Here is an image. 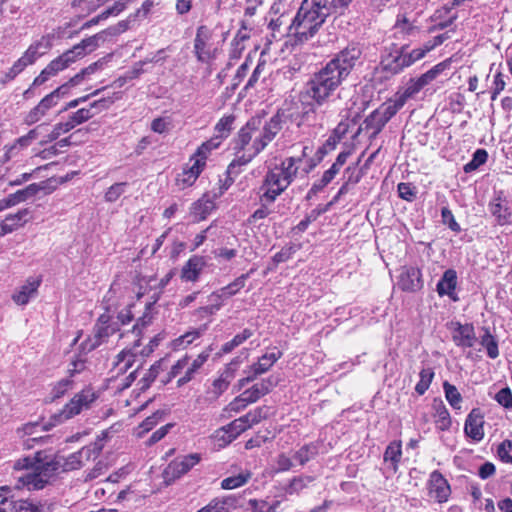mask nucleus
Instances as JSON below:
<instances>
[{
	"label": "nucleus",
	"instance_id": "1",
	"mask_svg": "<svg viewBox=\"0 0 512 512\" xmlns=\"http://www.w3.org/2000/svg\"><path fill=\"white\" fill-rule=\"evenodd\" d=\"M362 50L358 45H348L338 52L307 81L304 90L299 94L301 105L297 126H322L326 111H319L328 105L335 91L349 76L359 63Z\"/></svg>",
	"mask_w": 512,
	"mask_h": 512
},
{
	"label": "nucleus",
	"instance_id": "2",
	"mask_svg": "<svg viewBox=\"0 0 512 512\" xmlns=\"http://www.w3.org/2000/svg\"><path fill=\"white\" fill-rule=\"evenodd\" d=\"M83 465L78 452L64 458L38 451L33 457H24L15 462L16 470H25L26 472L17 477L14 487L18 490H41L50 484L61 471L79 469Z\"/></svg>",
	"mask_w": 512,
	"mask_h": 512
},
{
	"label": "nucleus",
	"instance_id": "3",
	"mask_svg": "<svg viewBox=\"0 0 512 512\" xmlns=\"http://www.w3.org/2000/svg\"><path fill=\"white\" fill-rule=\"evenodd\" d=\"M311 151L309 145L301 144L300 154L286 157L269 169L261 186V201L274 202L295 179L306 178L318 165V161L310 156Z\"/></svg>",
	"mask_w": 512,
	"mask_h": 512
},
{
	"label": "nucleus",
	"instance_id": "4",
	"mask_svg": "<svg viewBox=\"0 0 512 512\" xmlns=\"http://www.w3.org/2000/svg\"><path fill=\"white\" fill-rule=\"evenodd\" d=\"M333 13H340L333 0H304L288 26V33L299 42L312 38Z\"/></svg>",
	"mask_w": 512,
	"mask_h": 512
},
{
	"label": "nucleus",
	"instance_id": "5",
	"mask_svg": "<svg viewBox=\"0 0 512 512\" xmlns=\"http://www.w3.org/2000/svg\"><path fill=\"white\" fill-rule=\"evenodd\" d=\"M122 97L121 92L114 93L112 97L101 98L90 103L87 108H80L71 113L67 120L56 123L52 130L43 136L40 140V145H47L57 140L61 135L66 134L73 130L75 127L87 122L93 118L97 113L102 110L108 109L115 100Z\"/></svg>",
	"mask_w": 512,
	"mask_h": 512
},
{
	"label": "nucleus",
	"instance_id": "6",
	"mask_svg": "<svg viewBox=\"0 0 512 512\" xmlns=\"http://www.w3.org/2000/svg\"><path fill=\"white\" fill-rule=\"evenodd\" d=\"M164 339V335L159 333L155 335L147 346H145L142 350H139L140 347V337L133 340V346L129 349L122 350L117 356L114 363V369L116 370L117 375L121 373H126L130 368L133 367L135 363L137 364V368L133 370L127 379L128 383L124 385V387H128L131 382H133L136 378L135 374L137 369L142 365L143 359L148 357L156 347L160 344V342Z\"/></svg>",
	"mask_w": 512,
	"mask_h": 512
},
{
	"label": "nucleus",
	"instance_id": "7",
	"mask_svg": "<svg viewBox=\"0 0 512 512\" xmlns=\"http://www.w3.org/2000/svg\"><path fill=\"white\" fill-rule=\"evenodd\" d=\"M269 143L270 140L262 133L261 119L251 118L237 133L234 149L245 150L248 147L253 154L258 155Z\"/></svg>",
	"mask_w": 512,
	"mask_h": 512
},
{
	"label": "nucleus",
	"instance_id": "8",
	"mask_svg": "<svg viewBox=\"0 0 512 512\" xmlns=\"http://www.w3.org/2000/svg\"><path fill=\"white\" fill-rule=\"evenodd\" d=\"M194 54L201 63H209L217 57L218 47L214 42V31L206 25H201L196 30Z\"/></svg>",
	"mask_w": 512,
	"mask_h": 512
},
{
	"label": "nucleus",
	"instance_id": "9",
	"mask_svg": "<svg viewBox=\"0 0 512 512\" xmlns=\"http://www.w3.org/2000/svg\"><path fill=\"white\" fill-rule=\"evenodd\" d=\"M397 112L394 105L387 100L365 118L363 129L370 132V138H375Z\"/></svg>",
	"mask_w": 512,
	"mask_h": 512
},
{
	"label": "nucleus",
	"instance_id": "10",
	"mask_svg": "<svg viewBox=\"0 0 512 512\" xmlns=\"http://www.w3.org/2000/svg\"><path fill=\"white\" fill-rule=\"evenodd\" d=\"M96 394L85 389L74 395V397L55 415L59 422H63L79 415L82 411L90 408L91 404L96 400Z\"/></svg>",
	"mask_w": 512,
	"mask_h": 512
},
{
	"label": "nucleus",
	"instance_id": "11",
	"mask_svg": "<svg viewBox=\"0 0 512 512\" xmlns=\"http://www.w3.org/2000/svg\"><path fill=\"white\" fill-rule=\"evenodd\" d=\"M46 127L47 125L45 123L39 124L35 128L31 129L27 134L16 139L13 144L6 146L3 161H9L18 157L34 140L44 136L43 131L46 130Z\"/></svg>",
	"mask_w": 512,
	"mask_h": 512
},
{
	"label": "nucleus",
	"instance_id": "12",
	"mask_svg": "<svg viewBox=\"0 0 512 512\" xmlns=\"http://www.w3.org/2000/svg\"><path fill=\"white\" fill-rule=\"evenodd\" d=\"M104 316L99 318V323L96 326L95 335L93 343L90 345L89 349H95L100 346L102 343L107 342L110 337L114 335L118 336V339L123 338L125 336H129L127 332L121 331V328L118 325V322L104 321Z\"/></svg>",
	"mask_w": 512,
	"mask_h": 512
},
{
	"label": "nucleus",
	"instance_id": "13",
	"mask_svg": "<svg viewBox=\"0 0 512 512\" xmlns=\"http://www.w3.org/2000/svg\"><path fill=\"white\" fill-rule=\"evenodd\" d=\"M240 363L241 360L239 357L231 360V362L226 365L224 371L219 375V377L212 382L209 393L212 394L214 399H217L228 389Z\"/></svg>",
	"mask_w": 512,
	"mask_h": 512
},
{
	"label": "nucleus",
	"instance_id": "14",
	"mask_svg": "<svg viewBox=\"0 0 512 512\" xmlns=\"http://www.w3.org/2000/svg\"><path fill=\"white\" fill-rule=\"evenodd\" d=\"M44 189V185L32 183L23 189H19L0 200V211L14 207L20 203L32 199L39 191Z\"/></svg>",
	"mask_w": 512,
	"mask_h": 512
},
{
	"label": "nucleus",
	"instance_id": "15",
	"mask_svg": "<svg viewBox=\"0 0 512 512\" xmlns=\"http://www.w3.org/2000/svg\"><path fill=\"white\" fill-rule=\"evenodd\" d=\"M200 460L201 455L198 453L178 457L169 463L165 473L167 476H171L172 478H179L189 472L195 465L200 462Z\"/></svg>",
	"mask_w": 512,
	"mask_h": 512
},
{
	"label": "nucleus",
	"instance_id": "16",
	"mask_svg": "<svg viewBox=\"0 0 512 512\" xmlns=\"http://www.w3.org/2000/svg\"><path fill=\"white\" fill-rule=\"evenodd\" d=\"M428 490L438 503L447 502L451 494L448 481L437 470L430 474L428 480Z\"/></svg>",
	"mask_w": 512,
	"mask_h": 512
},
{
	"label": "nucleus",
	"instance_id": "17",
	"mask_svg": "<svg viewBox=\"0 0 512 512\" xmlns=\"http://www.w3.org/2000/svg\"><path fill=\"white\" fill-rule=\"evenodd\" d=\"M398 286L406 292H416L423 287L421 271L417 267L405 266L399 275Z\"/></svg>",
	"mask_w": 512,
	"mask_h": 512
},
{
	"label": "nucleus",
	"instance_id": "18",
	"mask_svg": "<svg viewBox=\"0 0 512 512\" xmlns=\"http://www.w3.org/2000/svg\"><path fill=\"white\" fill-rule=\"evenodd\" d=\"M464 432L475 442H480L484 438V417L479 409H472L468 414Z\"/></svg>",
	"mask_w": 512,
	"mask_h": 512
},
{
	"label": "nucleus",
	"instance_id": "19",
	"mask_svg": "<svg viewBox=\"0 0 512 512\" xmlns=\"http://www.w3.org/2000/svg\"><path fill=\"white\" fill-rule=\"evenodd\" d=\"M277 382L274 377H267L260 382L255 383L252 387L244 390L242 394L250 404L257 402L261 397L267 395L275 386Z\"/></svg>",
	"mask_w": 512,
	"mask_h": 512
},
{
	"label": "nucleus",
	"instance_id": "20",
	"mask_svg": "<svg viewBox=\"0 0 512 512\" xmlns=\"http://www.w3.org/2000/svg\"><path fill=\"white\" fill-rule=\"evenodd\" d=\"M40 284L41 279L28 278L26 282L13 293L12 300L17 305L24 306L28 304L30 299L36 296Z\"/></svg>",
	"mask_w": 512,
	"mask_h": 512
},
{
	"label": "nucleus",
	"instance_id": "21",
	"mask_svg": "<svg viewBox=\"0 0 512 512\" xmlns=\"http://www.w3.org/2000/svg\"><path fill=\"white\" fill-rule=\"evenodd\" d=\"M452 339L456 346L470 348L476 341L475 330L472 324L457 323Z\"/></svg>",
	"mask_w": 512,
	"mask_h": 512
},
{
	"label": "nucleus",
	"instance_id": "22",
	"mask_svg": "<svg viewBox=\"0 0 512 512\" xmlns=\"http://www.w3.org/2000/svg\"><path fill=\"white\" fill-rule=\"evenodd\" d=\"M237 502L238 498L235 495L216 497L197 512H230L236 509Z\"/></svg>",
	"mask_w": 512,
	"mask_h": 512
},
{
	"label": "nucleus",
	"instance_id": "23",
	"mask_svg": "<svg viewBox=\"0 0 512 512\" xmlns=\"http://www.w3.org/2000/svg\"><path fill=\"white\" fill-rule=\"evenodd\" d=\"M289 116L290 115L286 110L280 109L261 127L262 133L265 134L266 138H268L270 142L282 130L283 124L286 122Z\"/></svg>",
	"mask_w": 512,
	"mask_h": 512
},
{
	"label": "nucleus",
	"instance_id": "24",
	"mask_svg": "<svg viewBox=\"0 0 512 512\" xmlns=\"http://www.w3.org/2000/svg\"><path fill=\"white\" fill-rule=\"evenodd\" d=\"M210 356V350L203 351L196 358H191L188 356V364L187 370L184 372L183 376H181L177 380V386L181 387L186 383L190 382L198 370L203 366V364L208 360Z\"/></svg>",
	"mask_w": 512,
	"mask_h": 512
},
{
	"label": "nucleus",
	"instance_id": "25",
	"mask_svg": "<svg viewBox=\"0 0 512 512\" xmlns=\"http://www.w3.org/2000/svg\"><path fill=\"white\" fill-rule=\"evenodd\" d=\"M205 265L206 262L202 256H192L181 270L182 280L189 282L197 281Z\"/></svg>",
	"mask_w": 512,
	"mask_h": 512
},
{
	"label": "nucleus",
	"instance_id": "26",
	"mask_svg": "<svg viewBox=\"0 0 512 512\" xmlns=\"http://www.w3.org/2000/svg\"><path fill=\"white\" fill-rule=\"evenodd\" d=\"M30 211L27 208L20 209L16 213L8 214L1 222L0 225L5 234L14 232L21 228L28 222Z\"/></svg>",
	"mask_w": 512,
	"mask_h": 512
},
{
	"label": "nucleus",
	"instance_id": "27",
	"mask_svg": "<svg viewBox=\"0 0 512 512\" xmlns=\"http://www.w3.org/2000/svg\"><path fill=\"white\" fill-rule=\"evenodd\" d=\"M231 475L221 481V488L224 490H233L246 485L252 478V472L249 469H235L230 471Z\"/></svg>",
	"mask_w": 512,
	"mask_h": 512
},
{
	"label": "nucleus",
	"instance_id": "28",
	"mask_svg": "<svg viewBox=\"0 0 512 512\" xmlns=\"http://www.w3.org/2000/svg\"><path fill=\"white\" fill-rule=\"evenodd\" d=\"M489 210L496 218L499 225H505L509 222L511 212L509 207L506 205V199L503 197L502 192L495 196L490 202Z\"/></svg>",
	"mask_w": 512,
	"mask_h": 512
},
{
	"label": "nucleus",
	"instance_id": "29",
	"mask_svg": "<svg viewBox=\"0 0 512 512\" xmlns=\"http://www.w3.org/2000/svg\"><path fill=\"white\" fill-rule=\"evenodd\" d=\"M421 87L418 84L416 79H411L403 91H398L393 98H390L389 101L394 105V107L399 111L406 102L413 98L416 94L421 91Z\"/></svg>",
	"mask_w": 512,
	"mask_h": 512
},
{
	"label": "nucleus",
	"instance_id": "30",
	"mask_svg": "<svg viewBox=\"0 0 512 512\" xmlns=\"http://www.w3.org/2000/svg\"><path fill=\"white\" fill-rule=\"evenodd\" d=\"M50 48L51 43L49 37L43 36L40 40L32 43L21 57L26 61V63L31 65Z\"/></svg>",
	"mask_w": 512,
	"mask_h": 512
},
{
	"label": "nucleus",
	"instance_id": "31",
	"mask_svg": "<svg viewBox=\"0 0 512 512\" xmlns=\"http://www.w3.org/2000/svg\"><path fill=\"white\" fill-rule=\"evenodd\" d=\"M55 106L46 97L42 98L41 101L33 107L24 117V123L28 126L38 123L41 121L48 112Z\"/></svg>",
	"mask_w": 512,
	"mask_h": 512
},
{
	"label": "nucleus",
	"instance_id": "32",
	"mask_svg": "<svg viewBox=\"0 0 512 512\" xmlns=\"http://www.w3.org/2000/svg\"><path fill=\"white\" fill-rule=\"evenodd\" d=\"M220 145V137H212L208 141L202 143L200 147H198L190 161H193L195 164H199L200 167L204 169L208 155L212 150L217 149Z\"/></svg>",
	"mask_w": 512,
	"mask_h": 512
},
{
	"label": "nucleus",
	"instance_id": "33",
	"mask_svg": "<svg viewBox=\"0 0 512 512\" xmlns=\"http://www.w3.org/2000/svg\"><path fill=\"white\" fill-rule=\"evenodd\" d=\"M78 59L72 53L71 49L65 51L60 56L52 60L47 66V70L50 72L52 77L56 76L59 72L68 68L72 63L76 62Z\"/></svg>",
	"mask_w": 512,
	"mask_h": 512
},
{
	"label": "nucleus",
	"instance_id": "34",
	"mask_svg": "<svg viewBox=\"0 0 512 512\" xmlns=\"http://www.w3.org/2000/svg\"><path fill=\"white\" fill-rule=\"evenodd\" d=\"M435 48V42H427L421 48L413 49L411 52L406 54H401L397 61L399 65L403 67H408L412 65L414 62L422 59L429 51Z\"/></svg>",
	"mask_w": 512,
	"mask_h": 512
},
{
	"label": "nucleus",
	"instance_id": "35",
	"mask_svg": "<svg viewBox=\"0 0 512 512\" xmlns=\"http://www.w3.org/2000/svg\"><path fill=\"white\" fill-rule=\"evenodd\" d=\"M457 285V274L453 269H448L444 272L442 278L437 283V292L440 296H451Z\"/></svg>",
	"mask_w": 512,
	"mask_h": 512
},
{
	"label": "nucleus",
	"instance_id": "36",
	"mask_svg": "<svg viewBox=\"0 0 512 512\" xmlns=\"http://www.w3.org/2000/svg\"><path fill=\"white\" fill-rule=\"evenodd\" d=\"M154 304L148 303L146 304L145 311L143 315L137 320V322L133 325L130 331H127V334L130 336H134L135 339L141 337L143 329L150 325L154 319Z\"/></svg>",
	"mask_w": 512,
	"mask_h": 512
},
{
	"label": "nucleus",
	"instance_id": "37",
	"mask_svg": "<svg viewBox=\"0 0 512 512\" xmlns=\"http://www.w3.org/2000/svg\"><path fill=\"white\" fill-rule=\"evenodd\" d=\"M214 208V202L205 195L192 205L191 215L195 221H202L206 219Z\"/></svg>",
	"mask_w": 512,
	"mask_h": 512
},
{
	"label": "nucleus",
	"instance_id": "38",
	"mask_svg": "<svg viewBox=\"0 0 512 512\" xmlns=\"http://www.w3.org/2000/svg\"><path fill=\"white\" fill-rule=\"evenodd\" d=\"M202 170L203 168H201L199 164L193 163L188 169H184L183 172L177 176V185L181 189L192 186Z\"/></svg>",
	"mask_w": 512,
	"mask_h": 512
},
{
	"label": "nucleus",
	"instance_id": "39",
	"mask_svg": "<svg viewBox=\"0 0 512 512\" xmlns=\"http://www.w3.org/2000/svg\"><path fill=\"white\" fill-rule=\"evenodd\" d=\"M339 171L340 168L332 164L331 167L323 173L321 179L313 183L312 187L308 191L307 197L311 198L313 195H316L322 191L323 188L326 187L335 178Z\"/></svg>",
	"mask_w": 512,
	"mask_h": 512
},
{
	"label": "nucleus",
	"instance_id": "40",
	"mask_svg": "<svg viewBox=\"0 0 512 512\" xmlns=\"http://www.w3.org/2000/svg\"><path fill=\"white\" fill-rule=\"evenodd\" d=\"M283 353L279 350L263 354L256 363L252 364L256 373L264 374L282 357Z\"/></svg>",
	"mask_w": 512,
	"mask_h": 512
},
{
	"label": "nucleus",
	"instance_id": "41",
	"mask_svg": "<svg viewBox=\"0 0 512 512\" xmlns=\"http://www.w3.org/2000/svg\"><path fill=\"white\" fill-rule=\"evenodd\" d=\"M100 39V36L94 35L88 38L83 39L80 43L74 45L71 48L72 53L77 57V59H80L84 57L87 53L92 52L98 47V40Z\"/></svg>",
	"mask_w": 512,
	"mask_h": 512
},
{
	"label": "nucleus",
	"instance_id": "42",
	"mask_svg": "<svg viewBox=\"0 0 512 512\" xmlns=\"http://www.w3.org/2000/svg\"><path fill=\"white\" fill-rule=\"evenodd\" d=\"M402 456V443L401 441H393L391 442L385 452H384V461L390 462L394 471H397L398 464L401 460Z\"/></svg>",
	"mask_w": 512,
	"mask_h": 512
},
{
	"label": "nucleus",
	"instance_id": "43",
	"mask_svg": "<svg viewBox=\"0 0 512 512\" xmlns=\"http://www.w3.org/2000/svg\"><path fill=\"white\" fill-rule=\"evenodd\" d=\"M249 278V273H245L234 279L228 285L222 287L220 290V297H224L225 300L236 295L242 288L245 287L246 281Z\"/></svg>",
	"mask_w": 512,
	"mask_h": 512
},
{
	"label": "nucleus",
	"instance_id": "44",
	"mask_svg": "<svg viewBox=\"0 0 512 512\" xmlns=\"http://www.w3.org/2000/svg\"><path fill=\"white\" fill-rule=\"evenodd\" d=\"M395 28L399 33H402L407 36H413L419 31V28L415 24V21L410 20L405 13L399 14L397 16Z\"/></svg>",
	"mask_w": 512,
	"mask_h": 512
},
{
	"label": "nucleus",
	"instance_id": "45",
	"mask_svg": "<svg viewBox=\"0 0 512 512\" xmlns=\"http://www.w3.org/2000/svg\"><path fill=\"white\" fill-rule=\"evenodd\" d=\"M447 67L448 63L446 61L440 62L433 66L430 70L416 78L421 89H423L426 85L430 84L433 80H435L437 76L440 75Z\"/></svg>",
	"mask_w": 512,
	"mask_h": 512
},
{
	"label": "nucleus",
	"instance_id": "46",
	"mask_svg": "<svg viewBox=\"0 0 512 512\" xmlns=\"http://www.w3.org/2000/svg\"><path fill=\"white\" fill-rule=\"evenodd\" d=\"M314 481V478L311 476H297L290 480L289 484L285 488V492L288 495L299 494L303 489H305L310 483Z\"/></svg>",
	"mask_w": 512,
	"mask_h": 512
},
{
	"label": "nucleus",
	"instance_id": "47",
	"mask_svg": "<svg viewBox=\"0 0 512 512\" xmlns=\"http://www.w3.org/2000/svg\"><path fill=\"white\" fill-rule=\"evenodd\" d=\"M484 334L481 336L480 343L486 349L487 355L491 359L499 356L498 342L495 337L490 333L489 329H483Z\"/></svg>",
	"mask_w": 512,
	"mask_h": 512
},
{
	"label": "nucleus",
	"instance_id": "48",
	"mask_svg": "<svg viewBox=\"0 0 512 512\" xmlns=\"http://www.w3.org/2000/svg\"><path fill=\"white\" fill-rule=\"evenodd\" d=\"M436 409V427L442 431L448 430L451 426V418L448 410L442 402L435 404Z\"/></svg>",
	"mask_w": 512,
	"mask_h": 512
},
{
	"label": "nucleus",
	"instance_id": "49",
	"mask_svg": "<svg viewBox=\"0 0 512 512\" xmlns=\"http://www.w3.org/2000/svg\"><path fill=\"white\" fill-rule=\"evenodd\" d=\"M443 389L445 393L446 400L448 403L453 407L454 409H461V403H462V396L456 386L450 384L449 382L445 381L443 383Z\"/></svg>",
	"mask_w": 512,
	"mask_h": 512
},
{
	"label": "nucleus",
	"instance_id": "50",
	"mask_svg": "<svg viewBox=\"0 0 512 512\" xmlns=\"http://www.w3.org/2000/svg\"><path fill=\"white\" fill-rule=\"evenodd\" d=\"M318 454V446L314 443H309L302 446L294 455V458L300 465H305L308 461L315 458Z\"/></svg>",
	"mask_w": 512,
	"mask_h": 512
},
{
	"label": "nucleus",
	"instance_id": "51",
	"mask_svg": "<svg viewBox=\"0 0 512 512\" xmlns=\"http://www.w3.org/2000/svg\"><path fill=\"white\" fill-rule=\"evenodd\" d=\"M253 335V332L246 328L241 333L236 334L232 340L226 342L222 348L221 351L224 354L230 353L232 350H234L236 347L240 346L242 343H244L246 340H248Z\"/></svg>",
	"mask_w": 512,
	"mask_h": 512
},
{
	"label": "nucleus",
	"instance_id": "52",
	"mask_svg": "<svg viewBox=\"0 0 512 512\" xmlns=\"http://www.w3.org/2000/svg\"><path fill=\"white\" fill-rule=\"evenodd\" d=\"M125 8V4L123 2L117 1L113 4V6L105 9L101 14L97 17L89 20L84 26L90 27L91 25L97 24L100 20L107 19L109 16H117L120 12H122Z\"/></svg>",
	"mask_w": 512,
	"mask_h": 512
},
{
	"label": "nucleus",
	"instance_id": "53",
	"mask_svg": "<svg viewBox=\"0 0 512 512\" xmlns=\"http://www.w3.org/2000/svg\"><path fill=\"white\" fill-rule=\"evenodd\" d=\"M420 380L415 386V391L419 395H423L429 388L433 377H434V371L432 368H424L419 373Z\"/></svg>",
	"mask_w": 512,
	"mask_h": 512
},
{
	"label": "nucleus",
	"instance_id": "54",
	"mask_svg": "<svg viewBox=\"0 0 512 512\" xmlns=\"http://www.w3.org/2000/svg\"><path fill=\"white\" fill-rule=\"evenodd\" d=\"M279 500H275L273 503H268L266 500L250 499L248 504L251 508V512H275L280 505Z\"/></svg>",
	"mask_w": 512,
	"mask_h": 512
},
{
	"label": "nucleus",
	"instance_id": "55",
	"mask_svg": "<svg viewBox=\"0 0 512 512\" xmlns=\"http://www.w3.org/2000/svg\"><path fill=\"white\" fill-rule=\"evenodd\" d=\"M235 117L233 115L223 116L215 125V131L218 133L215 137L223 138L227 137L232 129Z\"/></svg>",
	"mask_w": 512,
	"mask_h": 512
},
{
	"label": "nucleus",
	"instance_id": "56",
	"mask_svg": "<svg viewBox=\"0 0 512 512\" xmlns=\"http://www.w3.org/2000/svg\"><path fill=\"white\" fill-rule=\"evenodd\" d=\"M236 158L229 164L228 170L234 169L236 166H245L257 155L253 154L248 147L245 150H236Z\"/></svg>",
	"mask_w": 512,
	"mask_h": 512
},
{
	"label": "nucleus",
	"instance_id": "57",
	"mask_svg": "<svg viewBox=\"0 0 512 512\" xmlns=\"http://www.w3.org/2000/svg\"><path fill=\"white\" fill-rule=\"evenodd\" d=\"M202 334V330L194 329L192 331H188L184 335L174 340V347L176 349L186 348L190 345L194 340L198 339Z\"/></svg>",
	"mask_w": 512,
	"mask_h": 512
},
{
	"label": "nucleus",
	"instance_id": "58",
	"mask_svg": "<svg viewBox=\"0 0 512 512\" xmlns=\"http://www.w3.org/2000/svg\"><path fill=\"white\" fill-rule=\"evenodd\" d=\"M126 182H119L111 185L105 192L104 199L106 202L113 203L117 201L125 192Z\"/></svg>",
	"mask_w": 512,
	"mask_h": 512
},
{
	"label": "nucleus",
	"instance_id": "59",
	"mask_svg": "<svg viewBox=\"0 0 512 512\" xmlns=\"http://www.w3.org/2000/svg\"><path fill=\"white\" fill-rule=\"evenodd\" d=\"M14 512H43V506L33 503L29 500H15L14 499Z\"/></svg>",
	"mask_w": 512,
	"mask_h": 512
},
{
	"label": "nucleus",
	"instance_id": "60",
	"mask_svg": "<svg viewBox=\"0 0 512 512\" xmlns=\"http://www.w3.org/2000/svg\"><path fill=\"white\" fill-rule=\"evenodd\" d=\"M101 449V446H99L97 443H94L92 445L83 447L77 452L85 464V462L90 461L91 459H96L99 456Z\"/></svg>",
	"mask_w": 512,
	"mask_h": 512
},
{
	"label": "nucleus",
	"instance_id": "61",
	"mask_svg": "<svg viewBox=\"0 0 512 512\" xmlns=\"http://www.w3.org/2000/svg\"><path fill=\"white\" fill-rule=\"evenodd\" d=\"M291 21L292 20L289 18V16L286 15L285 12H283L277 17L272 16L270 18L269 28L273 31V33L280 32V29L283 26H285L286 29L288 30V26L290 25Z\"/></svg>",
	"mask_w": 512,
	"mask_h": 512
},
{
	"label": "nucleus",
	"instance_id": "62",
	"mask_svg": "<svg viewBox=\"0 0 512 512\" xmlns=\"http://www.w3.org/2000/svg\"><path fill=\"white\" fill-rule=\"evenodd\" d=\"M399 197L406 201H413L416 198V188L411 183L401 182L397 186Z\"/></svg>",
	"mask_w": 512,
	"mask_h": 512
},
{
	"label": "nucleus",
	"instance_id": "63",
	"mask_svg": "<svg viewBox=\"0 0 512 512\" xmlns=\"http://www.w3.org/2000/svg\"><path fill=\"white\" fill-rule=\"evenodd\" d=\"M70 84H68L67 82L61 86H59L58 88H56L55 90H53L51 93H49L48 95H46L45 97L51 102L53 103L54 106H56L58 104V102L64 98L65 96H67L69 94V91H70Z\"/></svg>",
	"mask_w": 512,
	"mask_h": 512
},
{
	"label": "nucleus",
	"instance_id": "64",
	"mask_svg": "<svg viewBox=\"0 0 512 512\" xmlns=\"http://www.w3.org/2000/svg\"><path fill=\"white\" fill-rule=\"evenodd\" d=\"M499 458L506 463H512V442L504 440L498 447Z\"/></svg>",
	"mask_w": 512,
	"mask_h": 512
}]
</instances>
